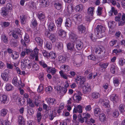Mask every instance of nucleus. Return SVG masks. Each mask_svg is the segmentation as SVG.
Instances as JSON below:
<instances>
[{"label": "nucleus", "mask_w": 125, "mask_h": 125, "mask_svg": "<svg viewBox=\"0 0 125 125\" xmlns=\"http://www.w3.org/2000/svg\"><path fill=\"white\" fill-rule=\"evenodd\" d=\"M78 121L79 122L81 123H83L84 122V119L83 117H82L81 114H79L78 115Z\"/></svg>", "instance_id": "47"}, {"label": "nucleus", "mask_w": 125, "mask_h": 125, "mask_svg": "<svg viewBox=\"0 0 125 125\" xmlns=\"http://www.w3.org/2000/svg\"><path fill=\"white\" fill-rule=\"evenodd\" d=\"M74 44L73 43H68L67 45V47L68 49L71 51H74L75 49L74 48Z\"/></svg>", "instance_id": "16"}, {"label": "nucleus", "mask_w": 125, "mask_h": 125, "mask_svg": "<svg viewBox=\"0 0 125 125\" xmlns=\"http://www.w3.org/2000/svg\"><path fill=\"white\" fill-rule=\"evenodd\" d=\"M69 37L71 39H72L73 41H75L77 38L76 35L74 33H71Z\"/></svg>", "instance_id": "45"}, {"label": "nucleus", "mask_w": 125, "mask_h": 125, "mask_svg": "<svg viewBox=\"0 0 125 125\" xmlns=\"http://www.w3.org/2000/svg\"><path fill=\"white\" fill-rule=\"evenodd\" d=\"M38 17L40 20L42 21H44L45 19V15L42 13H39L38 15Z\"/></svg>", "instance_id": "28"}, {"label": "nucleus", "mask_w": 125, "mask_h": 125, "mask_svg": "<svg viewBox=\"0 0 125 125\" xmlns=\"http://www.w3.org/2000/svg\"><path fill=\"white\" fill-rule=\"evenodd\" d=\"M45 90L46 92L47 93H49L52 92V88L51 86H49L46 87L45 89Z\"/></svg>", "instance_id": "59"}, {"label": "nucleus", "mask_w": 125, "mask_h": 125, "mask_svg": "<svg viewBox=\"0 0 125 125\" xmlns=\"http://www.w3.org/2000/svg\"><path fill=\"white\" fill-rule=\"evenodd\" d=\"M55 89L57 90L58 94L61 96L63 95L67 91V89L64 87L61 88L59 86L54 87Z\"/></svg>", "instance_id": "2"}, {"label": "nucleus", "mask_w": 125, "mask_h": 125, "mask_svg": "<svg viewBox=\"0 0 125 125\" xmlns=\"http://www.w3.org/2000/svg\"><path fill=\"white\" fill-rule=\"evenodd\" d=\"M99 102L103 104V106L105 107H108L109 106V101L104 98H101L99 100Z\"/></svg>", "instance_id": "7"}, {"label": "nucleus", "mask_w": 125, "mask_h": 125, "mask_svg": "<svg viewBox=\"0 0 125 125\" xmlns=\"http://www.w3.org/2000/svg\"><path fill=\"white\" fill-rule=\"evenodd\" d=\"M36 116L38 121V122H40L41 121L42 117L41 113L40 112H38L36 115Z\"/></svg>", "instance_id": "57"}, {"label": "nucleus", "mask_w": 125, "mask_h": 125, "mask_svg": "<svg viewBox=\"0 0 125 125\" xmlns=\"http://www.w3.org/2000/svg\"><path fill=\"white\" fill-rule=\"evenodd\" d=\"M43 90V85L42 84H40L39 86L37 91L39 93H42Z\"/></svg>", "instance_id": "54"}, {"label": "nucleus", "mask_w": 125, "mask_h": 125, "mask_svg": "<svg viewBox=\"0 0 125 125\" xmlns=\"http://www.w3.org/2000/svg\"><path fill=\"white\" fill-rule=\"evenodd\" d=\"M21 68L23 69H24L26 67L28 68H31L32 65L31 61L28 59L27 57H25L22 59L21 61Z\"/></svg>", "instance_id": "1"}, {"label": "nucleus", "mask_w": 125, "mask_h": 125, "mask_svg": "<svg viewBox=\"0 0 125 125\" xmlns=\"http://www.w3.org/2000/svg\"><path fill=\"white\" fill-rule=\"evenodd\" d=\"M110 100L113 102H117L120 100V97L117 94H113L110 96Z\"/></svg>", "instance_id": "8"}, {"label": "nucleus", "mask_w": 125, "mask_h": 125, "mask_svg": "<svg viewBox=\"0 0 125 125\" xmlns=\"http://www.w3.org/2000/svg\"><path fill=\"white\" fill-rule=\"evenodd\" d=\"M119 113L118 111L117 110H115L114 111L112 115L115 118L117 117L119 115Z\"/></svg>", "instance_id": "63"}, {"label": "nucleus", "mask_w": 125, "mask_h": 125, "mask_svg": "<svg viewBox=\"0 0 125 125\" xmlns=\"http://www.w3.org/2000/svg\"><path fill=\"white\" fill-rule=\"evenodd\" d=\"M76 48L79 50H81L83 47V44L82 42L80 40L77 41L76 43Z\"/></svg>", "instance_id": "12"}, {"label": "nucleus", "mask_w": 125, "mask_h": 125, "mask_svg": "<svg viewBox=\"0 0 125 125\" xmlns=\"http://www.w3.org/2000/svg\"><path fill=\"white\" fill-rule=\"evenodd\" d=\"M10 23L8 22L4 21L1 23V25L3 27H8L9 26Z\"/></svg>", "instance_id": "64"}, {"label": "nucleus", "mask_w": 125, "mask_h": 125, "mask_svg": "<svg viewBox=\"0 0 125 125\" xmlns=\"http://www.w3.org/2000/svg\"><path fill=\"white\" fill-rule=\"evenodd\" d=\"M8 111L5 108L2 109L0 111V115L2 117L5 116L8 113Z\"/></svg>", "instance_id": "23"}, {"label": "nucleus", "mask_w": 125, "mask_h": 125, "mask_svg": "<svg viewBox=\"0 0 125 125\" xmlns=\"http://www.w3.org/2000/svg\"><path fill=\"white\" fill-rule=\"evenodd\" d=\"M83 6L80 4L76 6L75 7V9L77 12L81 11L83 9Z\"/></svg>", "instance_id": "31"}, {"label": "nucleus", "mask_w": 125, "mask_h": 125, "mask_svg": "<svg viewBox=\"0 0 125 125\" xmlns=\"http://www.w3.org/2000/svg\"><path fill=\"white\" fill-rule=\"evenodd\" d=\"M94 8L93 7H90L87 10V13L89 15L91 16L93 15L94 12Z\"/></svg>", "instance_id": "17"}, {"label": "nucleus", "mask_w": 125, "mask_h": 125, "mask_svg": "<svg viewBox=\"0 0 125 125\" xmlns=\"http://www.w3.org/2000/svg\"><path fill=\"white\" fill-rule=\"evenodd\" d=\"M9 70L6 69L4 72L2 73L1 77L3 80L6 82H7L9 80V75L8 73H9Z\"/></svg>", "instance_id": "6"}, {"label": "nucleus", "mask_w": 125, "mask_h": 125, "mask_svg": "<svg viewBox=\"0 0 125 125\" xmlns=\"http://www.w3.org/2000/svg\"><path fill=\"white\" fill-rule=\"evenodd\" d=\"M118 63L120 66H123L125 64V60L123 58L119 59Z\"/></svg>", "instance_id": "38"}, {"label": "nucleus", "mask_w": 125, "mask_h": 125, "mask_svg": "<svg viewBox=\"0 0 125 125\" xmlns=\"http://www.w3.org/2000/svg\"><path fill=\"white\" fill-rule=\"evenodd\" d=\"M40 2L41 4L44 7L47 6L49 3L48 0H40Z\"/></svg>", "instance_id": "21"}, {"label": "nucleus", "mask_w": 125, "mask_h": 125, "mask_svg": "<svg viewBox=\"0 0 125 125\" xmlns=\"http://www.w3.org/2000/svg\"><path fill=\"white\" fill-rule=\"evenodd\" d=\"M9 100L8 96L4 94H0V103L5 104L7 103Z\"/></svg>", "instance_id": "5"}, {"label": "nucleus", "mask_w": 125, "mask_h": 125, "mask_svg": "<svg viewBox=\"0 0 125 125\" xmlns=\"http://www.w3.org/2000/svg\"><path fill=\"white\" fill-rule=\"evenodd\" d=\"M83 117L84 119L85 122H87V121L88 119L90 117L91 115L90 114L88 113H84L83 114Z\"/></svg>", "instance_id": "33"}, {"label": "nucleus", "mask_w": 125, "mask_h": 125, "mask_svg": "<svg viewBox=\"0 0 125 125\" xmlns=\"http://www.w3.org/2000/svg\"><path fill=\"white\" fill-rule=\"evenodd\" d=\"M73 10V7L71 5H68L67 8V11L69 13H71L72 12Z\"/></svg>", "instance_id": "62"}, {"label": "nucleus", "mask_w": 125, "mask_h": 125, "mask_svg": "<svg viewBox=\"0 0 125 125\" xmlns=\"http://www.w3.org/2000/svg\"><path fill=\"white\" fill-rule=\"evenodd\" d=\"M100 96V94L97 92H94L92 94V97L94 99H96Z\"/></svg>", "instance_id": "24"}, {"label": "nucleus", "mask_w": 125, "mask_h": 125, "mask_svg": "<svg viewBox=\"0 0 125 125\" xmlns=\"http://www.w3.org/2000/svg\"><path fill=\"white\" fill-rule=\"evenodd\" d=\"M103 47L102 46L95 48L94 49L95 52L96 53L98 52V53H100L101 52H103Z\"/></svg>", "instance_id": "39"}, {"label": "nucleus", "mask_w": 125, "mask_h": 125, "mask_svg": "<svg viewBox=\"0 0 125 125\" xmlns=\"http://www.w3.org/2000/svg\"><path fill=\"white\" fill-rule=\"evenodd\" d=\"M24 40L25 42L27 43H29L30 41L29 37L27 34L26 33L24 37Z\"/></svg>", "instance_id": "56"}, {"label": "nucleus", "mask_w": 125, "mask_h": 125, "mask_svg": "<svg viewBox=\"0 0 125 125\" xmlns=\"http://www.w3.org/2000/svg\"><path fill=\"white\" fill-rule=\"evenodd\" d=\"M74 20L76 21L77 23H79L81 21L82 19V15L79 13L75 14L73 16Z\"/></svg>", "instance_id": "9"}, {"label": "nucleus", "mask_w": 125, "mask_h": 125, "mask_svg": "<svg viewBox=\"0 0 125 125\" xmlns=\"http://www.w3.org/2000/svg\"><path fill=\"white\" fill-rule=\"evenodd\" d=\"M91 90L90 87L88 85H85L83 86L82 89L83 92L85 94L90 92L91 91Z\"/></svg>", "instance_id": "13"}, {"label": "nucleus", "mask_w": 125, "mask_h": 125, "mask_svg": "<svg viewBox=\"0 0 125 125\" xmlns=\"http://www.w3.org/2000/svg\"><path fill=\"white\" fill-rule=\"evenodd\" d=\"M19 125H24V119L21 115H19L18 117Z\"/></svg>", "instance_id": "20"}, {"label": "nucleus", "mask_w": 125, "mask_h": 125, "mask_svg": "<svg viewBox=\"0 0 125 125\" xmlns=\"http://www.w3.org/2000/svg\"><path fill=\"white\" fill-rule=\"evenodd\" d=\"M99 119L101 121H104L105 119V115L104 113H102L99 116Z\"/></svg>", "instance_id": "48"}, {"label": "nucleus", "mask_w": 125, "mask_h": 125, "mask_svg": "<svg viewBox=\"0 0 125 125\" xmlns=\"http://www.w3.org/2000/svg\"><path fill=\"white\" fill-rule=\"evenodd\" d=\"M93 19L92 16H91L90 15H87L85 17V19L86 21L90 22Z\"/></svg>", "instance_id": "60"}, {"label": "nucleus", "mask_w": 125, "mask_h": 125, "mask_svg": "<svg viewBox=\"0 0 125 125\" xmlns=\"http://www.w3.org/2000/svg\"><path fill=\"white\" fill-rule=\"evenodd\" d=\"M55 8L58 10H60L62 7V5L60 2H56L54 4Z\"/></svg>", "instance_id": "35"}, {"label": "nucleus", "mask_w": 125, "mask_h": 125, "mask_svg": "<svg viewBox=\"0 0 125 125\" xmlns=\"http://www.w3.org/2000/svg\"><path fill=\"white\" fill-rule=\"evenodd\" d=\"M48 27L50 31L54 30L55 28V26L54 23L52 22H51L49 25Z\"/></svg>", "instance_id": "36"}, {"label": "nucleus", "mask_w": 125, "mask_h": 125, "mask_svg": "<svg viewBox=\"0 0 125 125\" xmlns=\"http://www.w3.org/2000/svg\"><path fill=\"white\" fill-rule=\"evenodd\" d=\"M11 44L12 47L16 46L17 45V41L14 39H12L11 40Z\"/></svg>", "instance_id": "41"}, {"label": "nucleus", "mask_w": 125, "mask_h": 125, "mask_svg": "<svg viewBox=\"0 0 125 125\" xmlns=\"http://www.w3.org/2000/svg\"><path fill=\"white\" fill-rule=\"evenodd\" d=\"M47 102L49 105H53L54 104L56 103V100L53 98H49L47 100Z\"/></svg>", "instance_id": "14"}, {"label": "nucleus", "mask_w": 125, "mask_h": 125, "mask_svg": "<svg viewBox=\"0 0 125 125\" xmlns=\"http://www.w3.org/2000/svg\"><path fill=\"white\" fill-rule=\"evenodd\" d=\"M50 39L53 43L56 40V37L55 35L53 34H51L49 36V37Z\"/></svg>", "instance_id": "51"}, {"label": "nucleus", "mask_w": 125, "mask_h": 125, "mask_svg": "<svg viewBox=\"0 0 125 125\" xmlns=\"http://www.w3.org/2000/svg\"><path fill=\"white\" fill-rule=\"evenodd\" d=\"M11 56L13 59H16L19 57V54L18 53L15 52H12Z\"/></svg>", "instance_id": "32"}, {"label": "nucleus", "mask_w": 125, "mask_h": 125, "mask_svg": "<svg viewBox=\"0 0 125 125\" xmlns=\"http://www.w3.org/2000/svg\"><path fill=\"white\" fill-rule=\"evenodd\" d=\"M45 47L48 50H50L52 48V46L51 44L49 42H46L45 45Z\"/></svg>", "instance_id": "50"}, {"label": "nucleus", "mask_w": 125, "mask_h": 125, "mask_svg": "<svg viewBox=\"0 0 125 125\" xmlns=\"http://www.w3.org/2000/svg\"><path fill=\"white\" fill-rule=\"evenodd\" d=\"M39 63L40 65L43 68H45L48 67L47 64L43 60H42L40 61H39Z\"/></svg>", "instance_id": "46"}, {"label": "nucleus", "mask_w": 125, "mask_h": 125, "mask_svg": "<svg viewBox=\"0 0 125 125\" xmlns=\"http://www.w3.org/2000/svg\"><path fill=\"white\" fill-rule=\"evenodd\" d=\"M94 112L95 116H98L100 113V110L98 107L95 108L94 110Z\"/></svg>", "instance_id": "40"}, {"label": "nucleus", "mask_w": 125, "mask_h": 125, "mask_svg": "<svg viewBox=\"0 0 125 125\" xmlns=\"http://www.w3.org/2000/svg\"><path fill=\"white\" fill-rule=\"evenodd\" d=\"M55 46L58 49H61L62 48L63 44L62 43L57 42L56 43Z\"/></svg>", "instance_id": "61"}, {"label": "nucleus", "mask_w": 125, "mask_h": 125, "mask_svg": "<svg viewBox=\"0 0 125 125\" xmlns=\"http://www.w3.org/2000/svg\"><path fill=\"white\" fill-rule=\"evenodd\" d=\"M32 68L34 70L37 71L39 69V67L37 64L35 62L33 63L32 65Z\"/></svg>", "instance_id": "52"}, {"label": "nucleus", "mask_w": 125, "mask_h": 125, "mask_svg": "<svg viewBox=\"0 0 125 125\" xmlns=\"http://www.w3.org/2000/svg\"><path fill=\"white\" fill-rule=\"evenodd\" d=\"M59 73L60 75L61 76L62 78L65 79H67L68 77L67 75L65 73H64L63 72V71L61 70L59 72Z\"/></svg>", "instance_id": "49"}, {"label": "nucleus", "mask_w": 125, "mask_h": 125, "mask_svg": "<svg viewBox=\"0 0 125 125\" xmlns=\"http://www.w3.org/2000/svg\"><path fill=\"white\" fill-rule=\"evenodd\" d=\"M47 71L48 72L51 73L52 74H54L56 71V69L54 68H52L50 67H48L47 69Z\"/></svg>", "instance_id": "18"}, {"label": "nucleus", "mask_w": 125, "mask_h": 125, "mask_svg": "<svg viewBox=\"0 0 125 125\" xmlns=\"http://www.w3.org/2000/svg\"><path fill=\"white\" fill-rule=\"evenodd\" d=\"M35 40L39 46H42L43 44V42L42 39L40 38L39 37H36L35 38Z\"/></svg>", "instance_id": "26"}, {"label": "nucleus", "mask_w": 125, "mask_h": 125, "mask_svg": "<svg viewBox=\"0 0 125 125\" xmlns=\"http://www.w3.org/2000/svg\"><path fill=\"white\" fill-rule=\"evenodd\" d=\"M73 98L74 101L76 102H78L81 100L82 97L80 96L75 94L73 96Z\"/></svg>", "instance_id": "29"}, {"label": "nucleus", "mask_w": 125, "mask_h": 125, "mask_svg": "<svg viewBox=\"0 0 125 125\" xmlns=\"http://www.w3.org/2000/svg\"><path fill=\"white\" fill-rule=\"evenodd\" d=\"M85 27L83 25H80L78 26V29L80 33H83L85 32Z\"/></svg>", "instance_id": "15"}, {"label": "nucleus", "mask_w": 125, "mask_h": 125, "mask_svg": "<svg viewBox=\"0 0 125 125\" xmlns=\"http://www.w3.org/2000/svg\"><path fill=\"white\" fill-rule=\"evenodd\" d=\"M96 36L99 38H102L104 35V32L102 31H97L96 32Z\"/></svg>", "instance_id": "42"}, {"label": "nucleus", "mask_w": 125, "mask_h": 125, "mask_svg": "<svg viewBox=\"0 0 125 125\" xmlns=\"http://www.w3.org/2000/svg\"><path fill=\"white\" fill-rule=\"evenodd\" d=\"M0 13L1 15L4 17L6 16L8 14L7 9L5 7H2L1 9Z\"/></svg>", "instance_id": "19"}, {"label": "nucleus", "mask_w": 125, "mask_h": 125, "mask_svg": "<svg viewBox=\"0 0 125 125\" xmlns=\"http://www.w3.org/2000/svg\"><path fill=\"white\" fill-rule=\"evenodd\" d=\"M20 17L21 24H25L26 20V17L24 15H22Z\"/></svg>", "instance_id": "37"}, {"label": "nucleus", "mask_w": 125, "mask_h": 125, "mask_svg": "<svg viewBox=\"0 0 125 125\" xmlns=\"http://www.w3.org/2000/svg\"><path fill=\"white\" fill-rule=\"evenodd\" d=\"M58 60L59 63H62L65 62L66 58L63 56H60L58 57Z\"/></svg>", "instance_id": "25"}, {"label": "nucleus", "mask_w": 125, "mask_h": 125, "mask_svg": "<svg viewBox=\"0 0 125 125\" xmlns=\"http://www.w3.org/2000/svg\"><path fill=\"white\" fill-rule=\"evenodd\" d=\"M109 64L108 63H105L103 62H101L99 63V65L100 67L104 69H105L107 68Z\"/></svg>", "instance_id": "43"}, {"label": "nucleus", "mask_w": 125, "mask_h": 125, "mask_svg": "<svg viewBox=\"0 0 125 125\" xmlns=\"http://www.w3.org/2000/svg\"><path fill=\"white\" fill-rule=\"evenodd\" d=\"M65 23L66 27H71L72 24L71 20L69 18L67 19Z\"/></svg>", "instance_id": "34"}, {"label": "nucleus", "mask_w": 125, "mask_h": 125, "mask_svg": "<svg viewBox=\"0 0 125 125\" xmlns=\"http://www.w3.org/2000/svg\"><path fill=\"white\" fill-rule=\"evenodd\" d=\"M61 28L58 29V33L59 35L63 38H65L66 36V32L61 29Z\"/></svg>", "instance_id": "11"}, {"label": "nucleus", "mask_w": 125, "mask_h": 125, "mask_svg": "<svg viewBox=\"0 0 125 125\" xmlns=\"http://www.w3.org/2000/svg\"><path fill=\"white\" fill-rule=\"evenodd\" d=\"M82 106L78 105L75 107L73 110V112L77 113L78 112L79 113H81L83 112Z\"/></svg>", "instance_id": "10"}, {"label": "nucleus", "mask_w": 125, "mask_h": 125, "mask_svg": "<svg viewBox=\"0 0 125 125\" xmlns=\"http://www.w3.org/2000/svg\"><path fill=\"white\" fill-rule=\"evenodd\" d=\"M125 106L123 104H121L119 107V109L120 112L122 113H124L125 112L124 108Z\"/></svg>", "instance_id": "53"}, {"label": "nucleus", "mask_w": 125, "mask_h": 125, "mask_svg": "<svg viewBox=\"0 0 125 125\" xmlns=\"http://www.w3.org/2000/svg\"><path fill=\"white\" fill-rule=\"evenodd\" d=\"M1 38L2 39L3 42L5 43H7L8 41V38L5 35H2L1 36Z\"/></svg>", "instance_id": "55"}, {"label": "nucleus", "mask_w": 125, "mask_h": 125, "mask_svg": "<svg viewBox=\"0 0 125 125\" xmlns=\"http://www.w3.org/2000/svg\"><path fill=\"white\" fill-rule=\"evenodd\" d=\"M5 7L8 10H11L12 9L13 6L11 3H8L6 4Z\"/></svg>", "instance_id": "44"}, {"label": "nucleus", "mask_w": 125, "mask_h": 125, "mask_svg": "<svg viewBox=\"0 0 125 125\" xmlns=\"http://www.w3.org/2000/svg\"><path fill=\"white\" fill-rule=\"evenodd\" d=\"M96 30L97 31L104 32L105 28L102 25H98L96 27Z\"/></svg>", "instance_id": "22"}, {"label": "nucleus", "mask_w": 125, "mask_h": 125, "mask_svg": "<svg viewBox=\"0 0 125 125\" xmlns=\"http://www.w3.org/2000/svg\"><path fill=\"white\" fill-rule=\"evenodd\" d=\"M39 50L36 48L33 50V51H32V52L30 54V56L32 58H35V60L37 61L38 60V54L39 52Z\"/></svg>", "instance_id": "4"}, {"label": "nucleus", "mask_w": 125, "mask_h": 125, "mask_svg": "<svg viewBox=\"0 0 125 125\" xmlns=\"http://www.w3.org/2000/svg\"><path fill=\"white\" fill-rule=\"evenodd\" d=\"M12 82L13 84L16 86L23 87L24 86V84L22 83L21 80L19 82L18 81L17 78L16 77L13 78Z\"/></svg>", "instance_id": "3"}, {"label": "nucleus", "mask_w": 125, "mask_h": 125, "mask_svg": "<svg viewBox=\"0 0 125 125\" xmlns=\"http://www.w3.org/2000/svg\"><path fill=\"white\" fill-rule=\"evenodd\" d=\"M62 21V19L59 18L56 21L57 27L58 28H61V25Z\"/></svg>", "instance_id": "30"}, {"label": "nucleus", "mask_w": 125, "mask_h": 125, "mask_svg": "<svg viewBox=\"0 0 125 125\" xmlns=\"http://www.w3.org/2000/svg\"><path fill=\"white\" fill-rule=\"evenodd\" d=\"M5 88L7 91H9L13 90L14 88L13 86L11 84L7 83L6 85Z\"/></svg>", "instance_id": "27"}, {"label": "nucleus", "mask_w": 125, "mask_h": 125, "mask_svg": "<svg viewBox=\"0 0 125 125\" xmlns=\"http://www.w3.org/2000/svg\"><path fill=\"white\" fill-rule=\"evenodd\" d=\"M49 54V57H50L52 59H55L56 57V54L54 52H51L49 53V54Z\"/></svg>", "instance_id": "58"}]
</instances>
